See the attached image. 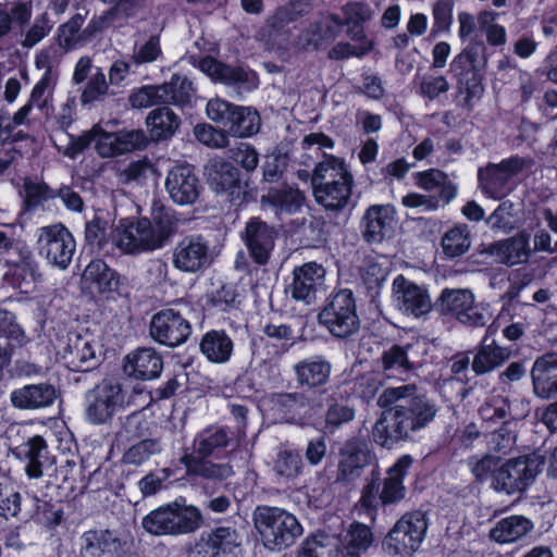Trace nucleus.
I'll return each mask as SVG.
<instances>
[{
  "label": "nucleus",
  "mask_w": 557,
  "mask_h": 557,
  "mask_svg": "<svg viewBox=\"0 0 557 557\" xmlns=\"http://www.w3.org/2000/svg\"><path fill=\"white\" fill-rule=\"evenodd\" d=\"M377 406L384 410L373 426L372 436L375 443L388 448L412 438L437 414L434 401L419 394L416 384L385 388L377 398Z\"/></svg>",
  "instance_id": "nucleus-1"
},
{
  "label": "nucleus",
  "mask_w": 557,
  "mask_h": 557,
  "mask_svg": "<svg viewBox=\"0 0 557 557\" xmlns=\"http://www.w3.org/2000/svg\"><path fill=\"white\" fill-rule=\"evenodd\" d=\"M313 196L327 210H342L350 199L354 177L344 160L327 156L319 162L311 177Z\"/></svg>",
  "instance_id": "nucleus-2"
},
{
  "label": "nucleus",
  "mask_w": 557,
  "mask_h": 557,
  "mask_svg": "<svg viewBox=\"0 0 557 557\" xmlns=\"http://www.w3.org/2000/svg\"><path fill=\"white\" fill-rule=\"evenodd\" d=\"M412 458L408 455L401 456L386 472L381 480L380 471L372 469L370 476L362 488L359 505L373 519L379 505H392L405 497L403 480L411 466Z\"/></svg>",
  "instance_id": "nucleus-3"
},
{
  "label": "nucleus",
  "mask_w": 557,
  "mask_h": 557,
  "mask_svg": "<svg viewBox=\"0 0 557 557\" xmlns=\"http://www.w3.org/2000/svg\"><path fill=\"white\" fill-rule=\"evenodd\" d=\"M203 523L200 510L191 505L173 502L151 510L141 520L143 529L154 536L193 533Z\"/></svg>",
  "instance_id": "nucleus-4"
},
{
  "label": "nucleus",
  "mask_w": 557,
  "mask_h": 557,
  "mask_svg": "<svg viewBox=\"0 0 557 557\" xmlns=\"http://www.w3.org/2000/svg\"><path fill=\"white\" fill-rule=\"evenodd\" d=\"M252 517L264 546L272 550L293 545L302 533L297 518L278 507L258 506Z\"/></svg>",
  "instance_id": "nucleus-5"
},
{
  "label": "nucleus",
  "mask_w": 557,
  "mask_h": 557,
  "mask_svg": "<svg viewBox=\"0 0 557 557\" xmlns=\"http://www.w3.org/2000/svg\"><path fill=\"white\" fill-rule=\"evenodd\" d=\"M318 322L336 338L348 339L356 335L360 319L352 292L342 289L331 296L319 312Z\"/></svg>",
  "instance_id": "nucleus-6"
},
{
  "label": "nucleus",
  "mask_w": 557,
  "mask_h": 557,
  "mask_svg": "<svg viewBox=\"0 0 557 557\" xmlns=\"http://www.w3.org/2000/svg\"><path fill=\"white\" fill-rule=\"evenodd\" d=\"M428 531L426 516L422 511L405 513L383 540V548L393 556L411 557L419 550Z\"/></svg>",
  "instance_id": "nucleus-7"
},
{
  "label": "nucleus",
  "mask_w": 557,
  "mask_h": 557,
  "mask_svg": "<svg viewBox=\"0 0 557 557\" xmlns=\"http://www.w3.org/2000/svg\"><path fill=\"white\" fill-rule=\"evenodd\" d=\"M487 65V48L481 40L471 41L451 63L450 71L458 78V84L466 90L465 100L469 102L482 90V76Z\"/></svg>",
  "instance_id": "nucleus-8"
},
{
  "label": "nucleus",
  "mask_w": 557,
  "mask_h": 557,
  "mask_svg": "<svg viewBox=\"0 0 557 557\" xmlns=\"http://www.w3.org/2000/svg\"><path fill=\"white\" fill-rule=\"evenodd\" d=\"M36 245L38 255L61 271L69 269L76 251L75 238L62 223L38 228Z\"/></svg>",
  "instance_id": "nucleus-9"
},
{
  "label": "nucleus",
  "mask_w": 557,
  "mask_h": 557,
  "mask_svg": "<svg viewBox=\"0 0 557 557\" xmlns=\"http://www.w3.org/2000/svg\"><path fill=\"white\" fill-rule=\"evenodd\" d=\"M543 465L542 457L537 455L509 459L494 472L492 486L508 495L521 493L533 483Z\"/></svg>",
  "instance_id": "nucleus-10"
},
{
  "label": "nucleus",
  "mask_w": 557,
  "mask_h": 557,
  "mask_svg": "<svg viewBox=\"0 0 557 557\" xmlns=\"http://www.w3.org/2000/svg\"><path fill=\"white\" fill-rule=\"evenodd\" d=\"M86 420L96 425L109 423L116 411L124 406L125 395L122 385L112 380H103L85 396Z\"/></svg>",
  "instance_id": "nucleus-11"
},
{
  "label": "nucleus",
  "mask_w": 557,
  "mask_h": 557,
  "mask_svg": "<svg viewBox=\"0 0 557 557\" xmlns=\"http://www.w3.org/2000/svg\"><path fill=\"white\" fill-rule=\"evenodd\" d=\"M524 158L515 156L499 163H487L478 171L479 187L490 198L500 200L511 193V180L527 166Z\"/></svg>",
  "instance_id": "nucleus-12"
},
{
  "label": "nucleus",
  "mask_w": 557,
  "mask_h": 557,
  "mask_svg": "<svg viewBox=\"0 0 557 557\" xmlns=\"http://www.w3.org/2000/svg\"><path fill=\"white\" fill-rule=\"evenodd\" d=\"M327 389L320 392H292L276 393L271 397L273 408L292 424L302 425L312 416L313 412L323 407L322 395Z\"/></svg>",
  "instance_id": "nucleus-13"
},
{
  "label": "nucleus",
  "mask_w": 557,
  "mask_h": 557,
  "mask_svg": "<svg viewBox=\"0 0 557 557\" xmlns=\"http://www.w3.org/2000/svg\"><path fill=\"white\" fill-rule=\"evenodd\" d=\"M110 237L111 248L115 247L126 255H138L159 248L151 231V222L147 219L121 221Z\"/></svg>",
  "instance_id": "nucleus-14"
},
{
  "label": "nucleus",
  "mask_w": 557,
  "mask_h": 557,
  "mask_svg": "<svg viewBox=\"0 0 557 557\" xmlns=\"http://www.w3.org/2000/svg\"><path fill=\"white\" fill-rule=\"evenodd\" d=\"M191 334V324L178 311L163 309L153 314L150 321V335L161 345L177 347Z\"/></svg>",
  "instance_id": "nucleus-15"
},
{
  "label": "nucleus",
  "mask_w": 557,
  "mask_h": 557,
  "mask_svg": "<svg viewBox=\"0 0 557 557\" xmlns=\"http://www.w3.org/2000/svg\"><path fill=\"white\" fill-rule=\"evenodd\" d=\"M173 267L180 272L195 274L211 263L209 242L200 235L183 237L172 252Z\"/></svg>",
  "instance_id": "nucleus-16"
},
{
  "label": "nucleus",
  "mask_w": 557,
  "mask_h": 557,
  "mask_svg": "<svg viewBox=\"0 0 557 557\" xmlns=\"http://www.w3.org/2000/svg\"><path fill=\"white\" fill-rule=\"evenodd\" d=\"M393 295L396 307L408 315L422 317L433 307L428 290L404 275L394 278Z\"/></svg>",
  "instance_id": "nucleus-17"
},
{
  "label": "nucleus",
  "mask_w": 557,
  "mask_h": 557,
  "mask_svg": "<svg viewBox=\"0 0 557 557\" xmlns=\"http://www.w3.org/2000/svg\"><path fill=\"white\" fill-rule=\"evenodd\" d=\"M396 225V210L393 206L373 205L361 219L362 238L368 244H381L394 235Z\"/></svg>",
  "instance_id": "nucleus-18"
},
{
  "label": "nucleus",
  "mask_w": 557,
  "mask_h": 557,
  "mask_svg": "<svg viewBox=\"0 0 557 557\" xmlns=\"http://www.w3.org/2000/svg\"><path fill=\"white\" fill-rule=\"evenodd\" d=\"M242 238L255 263L265 265L275 245V228L260 218H251L246 223Z\"/></svg>",
  "instance_id": "nucleus-19"
},
{
  "label": "nucleus",
  "mask_w": 557,
  "mask_h": 557,
  "mask_svg": "<svg viewBox=\"0 0 557 557\" xmlns=\"http://www.w3.org/2000/svg\"><path fill=\"white\" fill-rule=\"evenodd\" d=\"M98 351L99 346L90 334L70 333L62 358L70 370L85 372L98 363Z\"/></svg>",
  "instance_id": "nucleus-20"
},
{
  "label": "nucleus",
  "mask_w": 557,
  "mask_h": 557,
  "mask_svg": "<svg viewBox=\"0 0 557 557\" xmlns=\"http://www.w3.org/2000/svg\"><path fill=\"white\" fill-rule=\"evenodd\" d=\"M207 184L215 194H226L233 200L244 193L240 181V172L231 162L215 157L205 165Z\"/></svg>",
  "instance_id": "nucleus-21"
},
{
  "label": "nucleus",
  "mask_w": 557,
  "mask_h": 557,
  "mask_svg": "<svg viewBox=\"0 0 557 557\" xmlns=\"http://www.w3.org/2000/svg\"><path fill=\"white\" fill-rule=\"evenodd\" d=\"M324 278L325 269L317 262H307L295 268L289 285L292 298L307 305L314 302L317 294L324 287Z\"/></svg>",
  "instance_id": "nucleus-22"
},
{
  "label": "nucleus",
  "mask_w": 557,
  "mask_h": 557,
  "mask_svg": "<svg viewBox=\"0 0 557 557\" xmlns=\"http://www.w3.org/2000/svg\"><path fill=\"white\" fill-rule=\"evenodd\" d=\"M147 137L141 129L108 133L97 131L96 150L102 158H112L147 146Z\"/></svg>",
  "instance_id": "nucleus-23"
},
{
  "label": "nucleus",
  "mask_w": 557,
  "mask_h": 557,
  "mask_svg": "<svg viewBox=\"0 0 557 557\" xmlns=\"http://www.w3.org/2000/svg\"><path fill=\"white\" fill-rule=\"evenodd\" d=\"M371 454L367 443L360 438H350L341 448L336 482L348 484L361 475L370 463Z\"/></svg>",
  "instance_id": "nucleus-24"
},
{
  "label": "nucleus",
  "mask_w": 557,
  "mask_h": 557,
  "mask_svg": "<svg viewBox=\"0 0 557 557\" xmlns=\"http://www.w3.org/2000/svg\"><path fill=\"white\" fill-rule=\"evenodd\" d=\"M240 546L242 539L235 528L218 527L202 535L196 547L202 557H236Z\"/></svg>",
  "instance_id": "nucleus-25"
},
{
  "label": "nucleus",
  "mask_w": 557,
  "mask_h": 557,
  "mask_svg": "<svg viewBox=\"0 0 557 557\" xmlns=\"http://www.w3.org/2000/svg\"><path fill=\"white\" fill-rule=\"evenodd\" d=\"M199 69L211 79L242 90H252L258 86V79L253 72L242 67H232L209 55L199 61Z\"/></svg>",
  "instance_id": "nucleus-26"
},
{
  "label": "nucleus",
  "mask_w": 557,
  "mask_h": 557,
  "mask_svg": "<svg viewBox=\"0 0 557 557\" xmlns=\"http://www.w3.org/2000/svg\"><path fill=\"white\" fill-rule=\"evenodd\" d=\"M165 189L175 203L191 205L199 197L200 184L191 166L177 165L169 171Z\"/></svg>",
  "instance_id": "nucleus-27"
},
{
  "label": "nucleus",
  "mask_w": 557,
  "mask_h": 557,
  "mask_svg": "<svg viewBox=\"0 0 557 557\" xmlns=\"http://www.w3.org/2000/svg\"><path fill=\"white\" fill-rule=\"evenodd\" d=\"M82 557H120L124 542L115 530L94 529L81 536Z\"/></svg>",
  "instance_id": "nucleus-28"
},
{
  "label": "nucleus",
  "mask_w": 557,
  "mask_h": 557,
  "mask_svg": "<svg viewBox=\"0 0 557 557\" xmlns=\"http://www.w3.org/2000/svg\"><path fill=\"white\" fill-rule=\"evenodd\" d=\"M59 397V391L49 383L25 385L14 389L10 399L14 408L22 410L45 409L54 404Z\"/></svg>",
  "instance_id": "nucleus-29"
},
{
  "label": "nucleus",
  "mask_w": 557,
  "mask_h": 557,
  "mask_svg": "<svg viewBox=\"0 0 557 557\" xmlns=\"http://www.w3.org/2000/svg\"><path fill=\"white\" fill-rule=\"evenodd\" d=\"M534 394L548 399L557 394V352L537 357L531 369Z\"/></svg>",
  "instance_id": "nucleus-30"
},
{
  "label": "nucleus",
  "mask_w": 557,
  "mask_h": 557,
  "mask_svg": "<svg viewBox=\"0 0 557 557\" xmlns=\"http://www.w3.org/2000/svg\"><path fill=\"white\" fill-rule=\"evenodd\" d=\"M163 369V360L153 348H139L127 355L124 371L137 380L147 381L158 377Z\"/></svg>",
  "instance_id": "nucleus-31"
},
{
  "label": "nucleus",
  "mask_w": 557,
  "mask_h": 557,
  "mask_svg": "<svg viewBox=\"0 0 557 557\" xmlns=\"http://www.w3.org/2000/svg\"><path fill=\"white\" fill-rule=\"evenodd\" d=\"M306 197L301 190L290 185L271 187L261 196L263 207L271 208L276 215L295 214L304 206Z\"/></svg>",
  "instance_id": "nucleus-32"
},
{
  "label": "nucleus",
  "mask_w": 557,
  "mask_h": 557,
  "mask_svg": "<svg viewBox=\"0 0 557 557\" xmlns=\"http://www.w3.org/2000/svg\"><path fill=\"white\" fill-rule=\"evenodd\" d=\"M294 373L299 386L310 391L325 385L332 373V364L321 356L304 359L294 366Z\"/></svg>",
  "instance_id": "nucleus-33"
},
{
  "label": "nucleus",
  "mask_w": 557,
  "mask_h": 557,
  "mask_svg": "<svg viewBox=\"0 0 557 557\" xmlns=\"http://www.w3.org/2000/svg\"><path fill=\"white\" fill-rule=\"evenodd\" d=\"M491 252L500 263L508 267L525 263L532 253L530 235L527 232H520L510 238L495 243L491 247Z\"/></svg>",
  "instance_id": "nucleus-34"
},
{
  "label": "nucleus",
  "mask_w": 557,
  "mask_h": 557,
  "mask_svg": "<svg viewBox=\"0 0 557 557\" xmlns=\"http://www.w3.org/2000/svg\"><path fill=\"white\" fill-rule=\"evenodd\" d=\"M342 28V18L332 14L325 20L310 24L300 35V42L306 48H324L337 38Z\"/></svg>",
  "instance_id": "nucleus-35"
},
{
  "label": "nucleus",
  "mask_w": 557,
  "mask_h": 557,
  "mask_svg": "<svg viewBox=\"0 0 557 557\" xmlns=\"http://www.w3.org/2000/svg\"><path fill=\"white\" fill-rule=\"evenodd\" d=\"M14 455L25 463V472L29 479L42 476V465L47 455V443L40 435L29 437L14 449Z\"/></svg>",
  "instance_id": "nucleus-36"
},
{
  "label": "nucleus",
  "mask_w": 557,
  "mask_h": 557,
  "mask_svg": "<svg viewBox=\"0 0 557 557\" xmlns=\"http://www.w3.org/2000/svg\"><path fill=\"white\" fill-rule=\"evenodd\" d=\"M83 283L98 293H112L117 289V273L101 259L91 260L82 274Z\"/></svg>",
  "instance_id": "nucleus-37"
},
{
  "label": "nucleus",
  "mask_w": 557,
  "mask_h": 557,
  "mask_svg": "<svg viewBox=\"0 0 557 557\" xmlns=\"http://www.w3.org/2000/svg\"><path fill=\"white\" fill-rule=\"evenodd\" d=\"M209 457H198L185 455L182 462L190 475H197L207 480L223 481L234 474L233 467L230 463H215L208 459Z\"/></svg>",
  "instance_id": "nucleus-38"
},
{
  "label": "nucleus",
  "mask_w": 557,
  "mask_h": 557,
  "mask_svg": "<svg viewBox=\"0 0 557 557\" xmlns=\"http://www.w3.org/2000/svg\"><path fill=\"white\" fill-rule=\"evenodd\" d=\"M200 351L213 363H225L231 359L234 344L224 331L207 332L200 341Z\"/></svg>",
  "instance_id": "nucleus-39"
},
{
  "label": "nucleus",
  "mask_w": 557,
  "mask_h": 557,
  "mask_svg": "<svg viewBox=\"0 0 557 557\" xmlns=\"http://www.w3.org/2000/svg\"><path fill=\"white\" fill-rule=\"evenodd\" d=\"M534 528L533 522L523 516H510L499 520L490 531V537L497 543H513Z\"/></svg>",
  "instance_id": "nucleus-40"
},
{
  "label": "nucleus",
  "mask_w": 557,
  "mask_h": 557,
  "mask_svg": "<svg viewBox=\"0 0 557 557\" xmlns=\"http://www.w3.org/2000/svg\"><path fill=\"white\" fill-rule=\"evenodd\" d=\"M509 357V349L500 347L495 341L486 344V337H484L472 360V370L476 375H483L500 367Z\"/></svg>",
  "instance_id": "nucleus-41"
},
{
  "label": "nucleus",
  "mask_w": 557,
  "mask_h": 557,
  "mask_svg": "<svg viewBox=\"0 0 557 557\" xmlns=\"http://www.w3.org/2000/svg\"><path fill=\"white\" fill-rule=\"evenodd\" d=\"M32 4L26 2L0 3V38L22 29L32 18Z\"/></svg>",
  "instance_id": "nucleus-42"
},
{
  "label": "nucleus",
  "mask_w": 557,
  "mask_h": 557,
  "mask_svg": "<svg viewBox=\"0 0 557 557\" xmlns=\"http://www.w3.org/2000/svg\"><path fill=\"white\" fill-rule=\"evenodd\" d=\"M231 442L230 433L222 426H209L202 430L194 441L195 454L198 457H210L227 447Z\"/></svg>",
  "instance_id": "nucleus-43"
},
{
  "label": "nucleus",
  "mask_w": 557,
  "mask_h": 557,
  "mask_svg": "<svg viewBox=\"0 0 557 557\" xmlns=\"http://www.w3.org/2000/svg\"><path fill=\"white\" fill-rule=\"evenodd\" d=\"M149 435V421L140 411H135L121 420V425L114 436L117 447L132 442L147 438Z\"/></svg>",
  "instance_id": "nucleus-44"
},
{
  "label": "nucleus",
  "mask_w": 557,
  "mask_h": 557,
  "mask_svg": "<svg viewBox=\"0 0 557 557\" xmlns=\"http://www.w3.org/2000/svg\"><path fill=\"white\" fill-rule=\"evenodd\" d=\"M146 123L151 137L160 140L174 135L180 126V117L169 107H160L148 114Z\"/></svg>",
  "instance_id": "nucleus-45"
},
{
  "label": "nucleus",
  "mask_w": 557,
  "mask_h": 557,
  "mask_svg": "<svg viewBox=\"0 0 557 557\" xmlns=\"http://www.w3.org/2000/svg\"><path fill=\"white\" fill-rule=\"evenodd\" d=\"M158 87L163 104L185 106L194 95L193 83L181 74H174L169 82Z\"/></svg>",
  "instance_id": "nucleus-46"
},
{
  "label": "nucleus",
  "mask_w": 557,
  "mask_h": 557,
  "mask_svg": "<svg viewBox=\"0 0 557 557\" xmlns=\"http://www.w3.org/2000/svg\"><path fill=\"white\" fill-rule=\"evenodd\" d=\"M260 124V116L256 110L236 106L225 131L234 137H249L258 133Z\"/></svg>",
  "instance_id": "nucleus-47"
},
{
  "label": "nucleus",
  "mask_w": 557,
  "mask_h": 557,
  "mask_svg": "<svg viewBox=\"0 0 557 557\" xmlns=\"http://www.w3.org/2000/svg\"><path fill=\"white\" fill-rule=\"evenodd\" d=\"M306 3L301 0H290L287 4L280 7L269 16L267 24L273 34H287L290 25L306 14Z\"/></svg>",
  "instance_id": "nucleus-48"
},
{
  "label": "nucleus",
  "mask_w": 557,
  "mask_h": 557,
  "mask_svg": "<svg viewBox=\"0 0 557 557\" xmlns=\"http://www.w3.org/2000/svg\"><path fill=\"white\" fill-rule=\"evenodd\" d=\"M474 302V295L468 288H445L435 302L442 313H453L458 318Z\"/></svg>",
  "instance_id": "nucleus-49"
},
{
  "label": "nucleus",
  "mask_w": 557,
  "mask_h": 557,
  "mask_svg": "<svg viewBox=\"0 0 557 557\" xmlns=\"http://www.w3.org/2000/svg\"><path fill=\"white\" fill-rule=\"evenodd\" d=\"M381 366L387 377L404 380V374L412 369V362L408 358L407 349L399 345H393L384 350L381 356Z\"/></svg>",
  "instance_id": "nucleus-50"
},
{
  "label": "nucleus",
  "mask_w": 557,
  "mask_h": 557,
  "mask_svg": "<svg viewBox=\"0 0 557 557\" xmlns=\"http://www.w3.org/2000/svg\"><path fill=\"white\" fill-rule=\"evenodd\" d=\"M304 469L302 457L299 451L289 448H281L273 460V472L284 481L297 479Z\"/></svg>",
  "instance_id": "nucleus-51"
},
{
  "label": "nucleus",
  "mask_w": 557,
  "mask_h": 557,
  "mask_svg": "<svg viewBox=\"0 0 557 557\" xmlns=\"http://www.w3.org/2000/svg\"><path fill=\"white\" fill-rule=\"evenodd\" d=\"M163 445L160 438H143L131 445L122 456V462L127 466H141L151 457L160 455Z\"/></svg>",
  "instance_id": "nucleus-52"
},
{
  "label": "nucleus",
  "mask_w": 557,
  "mask_h": 557,
  "mask_svg": "<svg viewBox=\"0 0 557 557\" xmlns=\"http://www.w3.org/2000/svg\"><path fill=\"white\" fill-rule=\"evenodd\" d=\"M339 542L327 534H315L307 539L297 557H338Z\"/></svg>",
  "instance_id": "nucleus-53"
},
{
  "label": "nucleus",
  "mask_w": 557,
  "mask_h": 557,
  "mask_svg": "<svg viewBox=\"0 0 557 557\" xmlns=\"http://www.w3.org/2000/svg\"><path fill=\"white\" fill-rule=\"evenodd\" d=\"M373 543L371 529L362 523L355 522L347 531L343 545L347 557H360Z\"/></svg>",
  "instance_id": "nucleus-54"
},
{
  "label": "nucleus",
  "mask_w": 557,
  "mask_h": 557,
  "mask_svg": "<svg viewBox=\"0 0 557 557\" xmlns=\"http://www.w3.org/2000/svg\"><path fill=\"white\" fill-rule=\"evenodd\" d=\"M84 22L85 16L77 13L59 27L57 40L59 46L65 51L73 50L77 46L85 44L82 36Z\"/></svg>",
  "instance_id": "nucleus-55"
},
{
  "label": "nucleus",
  "mask_w": 557,
  "mask_h": 557,
  "mask_svg": "<svg viewBox=\"0 0 557 557\" xmlns=\"http://www.w3.org/2000/svg\"><path fill=\"white\" fill-rule=\"evenodd\" d=\"M151 231L159 248L171 237L175 222L171 210L163 207L152 209Z\"/></svg>",
  "instance_id": "nucleus-56"
},
{
  "label": "nucleus",
  "mask_w": 557,
  "mask_h": 557,
  "mask_svg": "<svg viewBox=\"0 0 557 557\" xmlns=\"http://www.w3.org/2000/svg\"><path fill=\"white\" fill-rule=\"evenodd\" d=\"M469 247L470 236L466 225L449 230L442 238L443 251L450 258L463 255Z\"/></svg>",
  "instance_id": "nucleus-57"
},
{
  "label": "nucleus",
  "mask_w": 557,
  "mask_h": 557,
  "mask_svg": "<svg viewBox=\"0 0 557 557\" xmlns=\"http://www.w3.org/2000/svg\"><path fill=\"white\" fill-rule=\"evenodd\" d=\"M515 423L504 421L502 426L488 434L487 446L491 450L509 454L516 445Z\"/></svg>",
  "instance_id": "nucleus-58"
},
{
  "label": "nucleus",
  "mask_w": 557,
  "mask_h": 557,
  "mask_svg": "<svg viewBox=\"0 0 557 557\" xmlns=\"http://www.w3.org/2000/svg\"><path fill=\"white\" fill-rule=\"evenodd\" d=\"M108 94L109 83L107 82L106 74L101 69H96V72L90 75L81 95V102L82 104H88L101 101Z\"/></svg>",
  "instance_id": "nucleus-59"
},
{
  "label": "nucleus",
  "mask_w": 557,
  "mask_h": 557,
  "mask_svg": "<svg viewBox=\"0 0 557 557\" xmlns=\"http://www.w3.org/2000/svg\"><path fill=\"white\" fill-rule=\"evenodd\" d=\"M107 231H108V222L100 219L95 218L91 221L86 223L85 226V239L86 243L98 249L99 251H103L106 253L110 252L109 245L110 243L107 240Z\"/></svg>",
  "instance_id": "nucleus-60"
},
{
  "label": "nucleus",
  "mask_w": 557,
  "mask_h": 557,
  "mask_svg": "<svg viewBox=\"0 0 557 557\" xmlns=\"http://www.w3.org/2000/svg\"><path fill=\"white\" fill-rule=\"evenodd\" d=\"M195 137L198 141L209 148L222 149L228 146L226 131L216 129L209 124H198L194 128Z\"/></svg>",
  "instance_id": "nucleus-61"
},
{
  "label": "nucleus",
  "mask_w": 557,
  "mask_h": 557,
  "mask_svg": "<svg viewBox=\"0 0 557 557\" xmlns=\"http://www.w3.org/2000/svg\"><path fill=\"white\" fill-rule=\"evenodd\" d=\"M0 336L16 343L18 346L27 343L26 334L16 322V317L4 309H0Z\"/></svg>",
  "instance_id": "nucleus-62"
},
{
  "label": "nucleus",
  "mask_w": 557,
  "mask_h": 557,
  "mask_svg": "<svg viewBox=\"0 0 557 557\" xmlns=\"http://www.w3.org/2000/svg\"><path fill=\"white\" fill-rule=\"evenodd\" d=\"M161 54L160 38L157 35H152L145 44L139 46L135 45L132 61L137 65L152 63L158 60Z\"/></svg>",
  "instance_id": "nucleus-63"
},
{
  "label": "nucleus",
  "mask_w": 557,
  "mask_h": 557,
  "mask_svg": "<svg viewBox=\"0 0 557 557\" xmlns=\"http://www.w3.org/2000/svg\"><path fill=\"white\" fill-rule=\"evenodd\" d=\"M449 83L443 75L425 74L420 78L419 92L422 97L434 100L449 90Z\"/></svg>",
  "instance_id": "nucleus-64"
}]
</instances>
